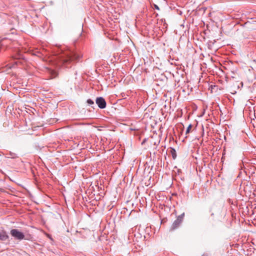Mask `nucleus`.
I'll use <instances>...</instances> for the list:
<instances>
[{
    "mask_svg": "<svg viewBox=\"0 0 256 256\" xmlns=\"http://www.w3.org/2000/svg\"><path fill=\"white\" fill-rule=\"evenodd\" d=\"M9 238L7 232L4 230H0V240L2 241H5L8 240Z\"/></svg>",
    "mask_w": 256,
    "mask_h": 256,
    "instance_id": "423d86ee",
    "label": "nucleus"
},
{
    "mask_svg": "<svg viewBox=\"0 0 256 256\" xmlns=\"http://www.w3.org/2000/svg\"><path fill=\"white\" fill-rule=\"evenodd\" d=\"M18 61H16V62H14V64H18Z\"/></svg>",
    "mask_w": 256,
    "mask_h": 256,
    "instance_id": "dca6fc26",
    "label": "nucleus"
},
{
    "mask_svg": "<svg viewBox=\"0 0 256 256\" xmlns=\"http://www.w3.org/2000/svg\"><path fill=\"white\" fill-rule=\"evenodd\" d=\"M10 82V85L13 86L14 88H24V86H27V81H19V82L14 83V81H9Z\"/></svg>",
    "mask_w": 256,
    "mask_h": 256,
    "instance_id": "20e7f679",
    "label": "nucleus"
},
{
    "mask_svg": "<svg viewBox=\"0 0 256 256\" xmlns=\"http://www.w3.org/2000/svg\"><path fill=\"white\" fill-rule=\"evenodd\" d=\"M96 102L100 108L103 109L106 107V102L102 97L97 98Z\"/></svg>",
    "mask_w": 256,
    "mask_h": 256,
    "instance_id": "39448f33",
    "label": "nucleus"
},
{
    "mask_svg": "<svg viewBox=\"0 0 256 256\" xmlns=\"http://www.w3.org/2000/svg\"><path fill=\"white\" fill-rule=\"evenodd\" d=\"M209 90H210L211 92H216L218 90V86L212 84L209 86Z\"/></svg>",
    "mask_w": 256,
    "mask_h": 256,
    "instance_id": "0eeeda50",
    "label": "nucleus"
},
{
    "mask_svg": "<svg viewBox=\"0 0 256 256\" xmlns=\"http://www.w3.org/2000/svg\"><path fill=\"white\" fill-rule=\"evenodd\" d=\"M184 216V213H182V214H181L180 215L178 216L177 217L176 219L174 221V222H173V224H172V230H174V229L178 228L180 226V225L181 224V223L182 222L183 220Z\"/></svg>",
    "mask_w": 256,
    "mask_h": 256,
    "instance_id": "7ed1b4c3",
    "label": "nucleus"
},
{
    "mask_svg": "<svg viewBox=\"0 0 256 256\" xmlns=\"http://www.w3.org/2000/svg\"><path fill=\"white\" fill-rule=\"evenodd\" d=\"M14 65L13 64L12 66L10 64H8V65H6V70H2V72H6L7 70V69L8 68H11L12 67H14Z\"/></svg>",
    "mask_w": 256,
    "mask_h": 256,
    "instance_id": "f8f14e48",
    "label": "nucleus"
},
{
    "mask_svg": "<svg viewBox=\"0 0 256 256\" xmlns=\"http://www.w3.org/2000/svg\"><path fill=\"white\" fill-rule=\"evenodd\" d=\"M10 234L15 240L20 241L22 240H30L31 238L30 235L26 236L22 232L16 228L12 229L10 231Z\"/></svg>",
    "mask_w": 256,
    "mask_h": 256,
    "instance_id": "f03ea898",
    "label": "nucleus"
},
{
    "mask_svg": "<svg viewBox=\"0 0 256 256\" xmlns=\"http://www.w3.org/2000/svg\"><path fill=\"white\" fill-rule=\"evenodd\" d=\"M234 86H238V89L240 88V85L241 87H242L243 86V82L242 81H235V82L233 84Z\"/></svg>",
    "mask_w": 256,
    "mask_h": 256,
    "instance_id": "1a4fd4ad",
    "label": "nucleus"
},
{
    "mask_svg": "<svg viewBox=\"0 0 256 256\" xmlns=\"http://www.w3.org/2000/svg\"><path fill=\"white\" fill-rule=\"evenodd\" d=\"M87 103L90 104V105H92V104H94V101L91 100V99H88L87 100Z\"/></svg>",
    "mask_w": 256,
    "mask_h": 256,
    "instance_id": "4468645a",
    "label": "nucleus"
},
{
    "mask_svg": "<svg viewBox=\"0 0 256 256\" xmlns=\"http://www.w3.org/2000/svg\"><path fill=\"white\" fill-rule=\"evenodd\" d=\"M154 8L156 9V10H160V8L158 6V5L156 4H154Z\"/></svg>",
    "mask_w": 256,
    "mask_h": 256,
    "instance_id": "2eb2a0df",
    "label": "nucleus"
},
{
    "mask_svg": "<svg viewBox=\"0 0 256 256\" xmlns=\"http://www.w3.org/2000/svg\"><path fill=\"white\" fill-rule=\"evenodd\" d=\"M7 157L8 158H18V156L17 154L14 152H10V154H8V156H7Z\"/></svg>",
    "mask_w": 256,
    "mask_h": 256,
    "instance_id": "9d476101",
    "label": "nucleus"
},
{
    "mask_svg": "<svg viewBox=\"0 0 256 256\" xmlns=\"http://www.w3.org/2000/svg\"><path fill=\"white\" fill-rule=\"evenodd\" d=\"M191 128H192V124H190V125L188 126V127L187 129H186V134H188V133L190 132V129H191Z\"/></svg>",
    "mask_w": 256,
    "mask_h": 256,
    "instance_id": "ddd939ff",
    "label": "nucleus"
},
{
    "mask_svg": "<svg viewBox=\"0 0 256 256\" xmlns=\"http://www.w3.org/2000/svg\"><path fill=\"white\" fill-rule=\"evenodd\" d=\"M80 56L75 52H66L64 56H60V60L58 62V66H63L68 67L72 62L78 60Z\"/></svg>",
    "mask_w": 256,
    "mask_h": 256,
    "instance_id": "f257e3e1",
    "label": "nucleus"
},
{
    "mask_svg": "<svg viewBox=\"0 0 256 256\" xmlns=\"http://www.w3.org/2000/svg\"><path fill=\"white\" fill-rule=\"evenodd\" d=\"M170 152L173 159H176V152L175 149L172 148Z\"/></svg>",
    "mask_w": 256,
    "mask_h": 256,
    "instance_id": "9b49d317",
    "label": "nucleus"
},
{
    "mask_svg": "<svg viewBox=\"0 0 256 256\" xmlns=\"http://www.w3.org/2000/svg\"><path fill=\"white\" fill-rule=\"evenodd\" d=\"M50 73L51 75L50 79L54 78L58 75V72L54 70H50Z\"/></svg>",
    "mask_w": 256,
    "mask_h": 256,
    "instance_id": "6e6552de",
    "label": "nucleus"
}]
</instances>
